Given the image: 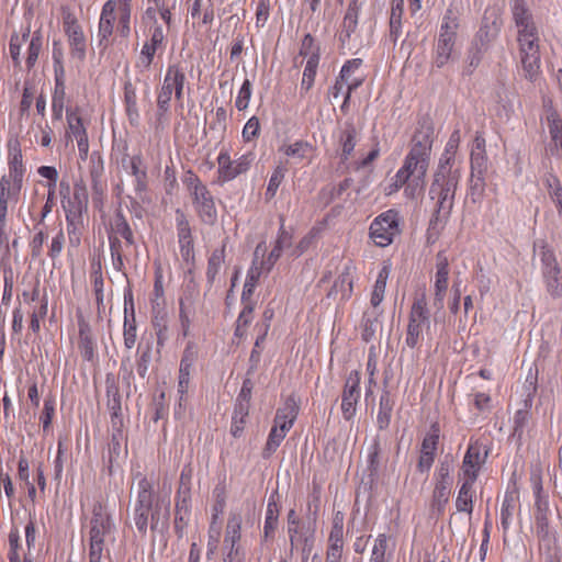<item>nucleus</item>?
<instances>
[{
    "instance_id": "1",
    "label": "nucleus",
    "mask_w": 562,
    "mask_h": 562,
    "mask_svg": "<svg viewBox=\"0 0 562 562\" xmlns=\"http://www.w3.org/2000/svg\"><path fill=\"white\" fill-rule=\"evenodd\" d=\"M460 131L451 133L439 160V167L430 186L429 195L437 200L434 217L430 220V228L442 229L448 221L454 203V193L460 175L452 171V165L460 145Z\"/></svg>"
},
{
    "instance_id": "2",
    "label": "nucleus",
    "mask_w": 562,
    "mask_h": 562,
    "mask_svg": "<svg viewBox=\"0 0 562 562\" xmlns=\"http://www.w3.org/2000/svg\"><path fill=\"white\" fill-rule=\"evenodd\" d=\"M140 476L137 483V495L133 510V519L138 532L146 535L148 526L156 530L159 524H166L170 515V502L157 497L154 484L146 476Z\"/></svg>"
},
{
    "instance_id": "3",
    "label": "nucleus",
    "mask_w": 562,
    "mask_h": 562,
    "mask_svg": "<svg viewBox=\"0 0 562 562\" xmlns=\"http://www.w3.org/2000/svg\"><path fill=\"white\" fill-rule=\"evenodd\" d=\"M133 0H108L101 9L98 22V44L103 48L110 45V38L116 33L126 38L131 34Z\"/></svg>"
},
{
    "instance_id": "4",
    "label": "nucleus",
    "mask_w": 562,
    "mask_h": 562,
    "mask_svg": "<svg viewBox=\"0 0 562 562\" xmlns=\"http://www.w3.org/2000/svg\"><path fill=\"white\" fill-rule=\"evenodd\" d=\"M114 528L111 514L102 498L95 499L91 507V516L85 526V539L88 544L89 562H101L109 554L105 540Z\"/></svg>"
},
{
    "instance_id": "5",
    "label": "nucleus",
    "mask_w": 562,
    "mask_h": 562,
    "mask_svg": "<svg viewBox=\"0 0 562 562\" xmlns=\"http://www.w3.org/2000/svg\"><path fill=\"white\" fill-rule=\"evenodd\" d=\"M432 140L428 135L422 138L415 135L413 145L406 155L402 167L398 169L406 179H425L429 166Z\"/></svg>"
},
{
    "instance_id": "6",
    "label": "nucleus",
    "mask_w": 562,
    "mask_h": 562,
    "mask_svg": "<svg viewBox=\"0 0 562 562\" xmlns=\"http://www.w3.org/2000/svg\"><path fill=\"white\" fill-rule=\"evenodd\" d=\"M297 416V407L293 400H288L283 407L277 409L273 426L262 449V458L269 459L280 447L286 434L293 427Z\"/></svg>"
},
{
    "instance_id": "7",
    "label": "nucleus",
    "mask_w": 562,
    "mask_h": 562,
    "mask_svg": "<svg viewBox=\"0 0 562 562\" xmlns=\"http://www.w3.org/2000/svg\"><path fill=\"white\" fill-rule=\"evenodd\" d=\"M183 182L190 192L194 210L200 220L205 224H214L217 218V211L207 187L193 171H188Z\"/></svg>"
},
{
    "instance_id": "8",
    "label": "nucleus",
    "mask_w": 562,
    "mask_h": 562,
    "mask_svg": "<svg viewBox=\"0 0 562 562\" xmlns=\"http://www.w3.org/2000/svg\"><path fill=\"white\" fill-rule=\"evenodd\" d=\"M430 327V315L427 307L426 294L423 292L414 297L408 314L405 344L407 347L416 348L424 338V330Z\"/></svg>"
},
{
    "instance_id": "9",
    "label": "nucleus",
    "mask_w": 562,
    "mask_h": 562,
    "mask_svg": "<svg viewBox=\"0 0 562 562\" xmlns=\"http://www.w3.org/2000/svg\"><path fill=\"white\" fill-rule=\"evenodd\" d=\"M459 29V13L452 7L448 8L440 26L434 63L438 68L443 67L450 59Z\"/></svg>"
},
{
    "instance_id": "10",
    "label": "nucleus",
    "mask_w": 562,
    "mask_h": 562,
    "mask_svg": "<svg viewBox=\"0 0 562 562\" xmlns=\"http://www.w3.org/2000/svg\"><path fill=\"white\" fill-rule=\"evenodd\" d=\"M400 213L390 209L378 215L370 224V238L378 247H387L400 235Z\"/></svg>"
},
{
    "instance_id": "11",
    "label": "nucleus",
    "mask_w": 562,
    "mask_h": 562,
    "mask_svg": "<svg viewBox=\"0 0 562 562\" xmlns=\"http://www.w3.org/2000/svg\"><path fill=\"white\" fill-rule=\"evenodd\" d=\"M66 131L67 142L76 140L79 158L85 161L89 155V137L87 132V122L82 117V110L79 106L66 109Z\"/></svg>"
},
{
    "instance_id": "12",
    "label": "nucleus",
    "mask_w": 562,
    "mask_h": 562,
    "mask_svg": "<svg viewBox=\"0 0 562 562\" xmlns=\"http://www.w3.org/2000/svg\"><path fill=\"white\" fill-rule=\"evenodd\" d=\"M145 34L146 41L140 48L136 63V68L142 70H148L154 63L155 56L161 55L167 45L164 29L158 22L149 24Z\"/></svg>"
},
{
    "instance_id": "13",
    "label": "nucleus",
    "mask_w": 562,
    "mask_h": 562,
    "mask_svg": "<svg viewBox=\"0 0 562 562\" xmlns=\"http://www.w3.org/2000/svg\"><path fill=\"white\" fill-rule=\"evenodd\" d=\"M541 274L546 290L553 299L562 296V271L554 251L543 246L540 251Z\"/></svg>"
},
{
    "instance_id": "14",
    "label": "nucleus",
    "mask_w": 562,
    "mask_h": 562,
    "mask_svg": "<svg viewBox=\"0 0 562 562\" xmlns=\"http://www.w3.org/2000/svg\"><path fill=\"white\" fill-rule=\"evenodd\" d=\"M487 459V451L479 440H470L460 468V480L476 482Z\"/></svg>"
},
{
    "instance_id": "15",
    "label": "nucleus",
    "mask_w": 562,
    "mask_h": 562,
    "mask_svg": "<svg viewBox=\"0 0 562 562\" xmlns=\"http://www.w3.org/2000/svg\"><path fill=\"white\" fill-rule=\"evenodd\" d=\"M63 27L67 35L71 55L82 60L86 57L87 41L78 19L70 11L63 13Z\"/></svg>"
},
{
    "instance_id": "16",
    "label": "nucleus",
    "mask_w": 562,
    "mask_h": 562,
    "mask_svg": "<svg viewBox=\"0 0 562 562\" xmlns=\"http://www.w3.org/2000/svg\"><path fill=\"white\" fill-rule=\"evenodd\" d=\"M360 380L361 375L357 370L351 371L346 380L341 395V413L346 420L352 419L356 415L361 395Z\"/></svg>"
},
{
    "instance_id": "17",
    "label": "nucleus",
    "mask_w": 562,
    "mask_h": 562,
    "mask_svg": "<svg viewBox=\"0 0 562 562\" xmlns=\"http://www.w3.org/2000/svg\"><path fill=\"white\" fill-rule=\"evenodd\" d=\"M440 438V427L434 423L425 435L419 450L417 469L419 472H428L435 462Z\"/></svg>"
},
{
    "instance_id": "18",
    "label": "nucleus",
    "mask_w": 562,
    "mask_h": 562,
    "mask_svg": "<svg viewBox=\"0 0 562 562\" xmlns=\"http://www.w3.org/2000/svg\"><path fill=\"white\" fill-rule=\"evenodd\" d=\"M191 517V493L188 488L177 491L175 503L173 530L176 536L181 539L187 533Z\"/></svg>"
},
{
    "instance_id": "19",
    "label": "nucleus",
    "mask_w": 562,
    "mask_h": 562,
    "mask_svg": "<svg viewBox=\"0 0 562 562\" xmlns=\"http://www.w3.org/2000/svg\"><path fill=\"white\" fill-rule=\"evenodd\" d=\"M449 272L448 258L442 252H438L434 281V304L439 310L443 307V301L448 291Z\"/></svg>"
},
{
    "instance_id": "20",
    "label": "nucleus",
    "mask_w": 562,
    "mask_h": 562,
    "mask_svg": "<svg viewBox=\"0 0 562 562\" xmlns=\"http://www.w3.org/2000/svg\"><path fill=\"white\" fill-rule=\"evenodd\" d=\"M187 82L184 67L181 63H170L167 66L161 87L175 93L177 101L183 100V89Z\"/></svg>"
},
{
    "instance_id": "21",
    "label": "nucleus",
    "mask_w": 562,
    "mask_h": 562,
    "mask_svg": "<svg viewBox=\"0 0 562 562\" xmlns=\"http://www.w3.org/2000/svg\"><path fill=\"white\" fill-rule=\"evenodd\" d=\"M55 87L52 95V117L60 121L64 116L66 103L65 70L60 63L55 64Z\"/></svg>"
},
{
    "instance_id": "22",
    "label": "nucleus",
    "mask_w": 562,
    "mask_h": 562,
    "mask_svg": "<svg viewBox=\"0 0 562 562\" xmlns=\"http://www.w3.org/2000/svg\"><path fill=\"white\" fill-rule=\"evenodd\" d=\"M360 11L361 3L359 0H350L338 32V40L342 45L349 43L351 36L356 33L359 24Z\"/></svg>"
},
{
    "instance_id": "23",
    "label": "nucleus",
    "mask_w": 562,
    "mask_h": 562,
    "mask_svg": "<svg viewBox=\"0 0 562 562\" xmlns=\"http://www.w3.org/2000/svg\"><path fill=\"white\" fill-rule=\"evenodd\" d=\"M510 11L517 34L538 31L526 0H514L510 4Z\"/></svg>"
},
{
    "instance_id": "24",
    "label": "nucleus",
    "mask_w": 562,
    "mask_h": 562,
    "mask_svg": "<svg viewBox=\"0 0 562 562\" xmlns=\"http://www.w3.org/2000/svg\"><path fill=\"white\" fill-rule=\"evenodd\" d=\"M363 64L361 58H352L345 61L340 71L339 78L340 81L346 83V91L353 92L359 87H361L366 80L362 74H359V70Z\"/></svg>"
},
{
    "instance_id": "25",
    "label": "nucleus",
    "mask_w": 562,
    "mask_h": 562,
    "mask_svg": "<svg viewBox=\"0 0 562 562\" xmlns=\"http://www.w3.org/2000/svg\"><path fill=\"white\" fill-rule=\"evenodd\" d=\"M279 151L284 156L295 159L297 162L306 161L311 164L315 157L316 147L307 140H295L294 143H284L279 147Z\"/></svg>"
},
{
    "instance_id": "26",
    "label": "nucleus",
    "mask_w": 562,
    "mask_h": 562,
    "mask_svg": "<svg viewBox=\"0 0 562 562\" xmlns=\"http://www.w3.org/2000/svg\"><path fill=\"white\" fill-rule=\"evenodd\" d=\"M547 126L550 138L548 150L552 156L562 157V117L557 111L547 115Z\"/></svg>"
},
{
    "instance_id": "27",
    "label": "nucleus",
    "mask_w": 562,
    "mask_h": 562,
    "mask_svg": "<svg viewBox=\"0 0 562 562\" xmlns=\"http://www.w3.org/2000/svg\"><path fill=\"white\" fill-rule=\"evenodd\" d=\"M196 356L198 352L195 345L193 342H189L183 351L179 368L178 391L182 395L188 392L191 370L196 360Z\"/></svg>"
},
{
    "instance_id": "28",
    "label": "nucleus",
    "mask_w": 562,
    "mask_h": 562,
    "mask_svg": "<svg viewBox=\"0 0 562 562\" xmlns=\"http://www.w3.org/2000/svg\"><path fill=\"white\" fill-rule=\"evenodd\" d=\"M288 532L292 548L301 550L302 559L306 561L313 549V533L300 525L289 526Z\"/></svg>"
},
{
    "instance_id": "29",
    "label": "nucleus",
    "mask_w": 562,
    "mask_h": 562,
    "mask_svg": "<svg viewBox=\"0 0 562 562\" xmlns=\"http://www.w3.org/2000/svg\"><path fill=\"white\" fill-rule=\"evenodd\" d=\"M358 131L353 122H346L338 135V147L340 149V158L347 161L353 154L357 145Z\"/></svg>"
},
{
    "instance_id": "30",
    "label": "nucleus",
    "mask_w": 562,
    "mask_h": 562,
    "mask_svg": "<svg viewBox=\"0 0 562 562\" xmlns=\"http://www.w3.org/2000/svg\"><path fill=\"white\" fill-rule=\"evenodd\" d=\"M485 138L481 134H476L471 147L470 162L472 173L476 172L482 176L487 168V156L485 150Z\"/></svg>"
},
{
    "instance_id": "31",
    "label": "nucleus",
    "mask_w": 562,
    "mask_h": 562,
    "mask_svg": "<svg viewBox=\"0 0 562 562\" xmlns=\"http://www.w3.org/2000/svg\"><path fill=\"white\" fill-rule=\"evenodd\" d=\"M259 250H260V245H258L256 250H255V257L258 256ZM262 273H266L265 272V267L259 263L257 258H255L252 260V263H251L248 272H247L246 280H245V283H244L243 293H241V299L244 301H247V300L251 299V296H252V294L255 292V289L258 285V282L260 280V277L262 276Z\"/></svg>"
},
{
    "instance_id": "32",
    "label": "nucleus",
    "mask_w": 562,
    "mask_h": 562,
    "mask_svg": "<svg viewBox=\"0 0 562 562\" xmlns=\"http://www.w3.org/2000/svg\"><path fill=\"white\" fill-rule=\"evenodd\" d=\"M353 292V281L348 269L342 271L334 281L328 297L339 299L341 302L348 301Z\"/></svg>"
},
{
    "instance_id": "33",
    "label": "nucleus",
    "mask_w": 562,
    "mask_h": 562,
    "mask_svg": "<svg viewBox=\"0 0 562 562\" xmlns=\"http://www.w3.org/2000/svg\"><path fill=\"white\" fill-rule=\"evenodd\" d=\"M391 269H392L391 262L384 261L379 273H378L376 280H375L373 289H372L371 297H370V304L373 307H378L384 299V293H385L386 283H387V280H389V277L391 273Z\"/></svg>"
},
{
    "instance_id": "34",
    "label": "nucleus",
    "mask_w": 562,
    "mask_h": 562,
    "mask_svg": "<svg viewBox=\"0 0 562 562\" xmlns=\"http://www.w3.org/2000/svg\"><path fill=\"white\" fill-rule=\"evenodd\" d=\"M474 482L461 481L459 488L456 507L458 512L467 513L469 515L473 512V498L475 496Z\"/></svg>"
},
{
    "instance_id": "35",
    "label": "nucleus",
    "mask_w": 562,
    "mask_h": 562,
    "mask_svg": "<svg viewBox=\"0 0 562 562\" xmlns=\"http://www.w3.org/2000/svg\"><path fill=\"white\" fill-rule=\"evenodd\" d=\"M241 514L232 512L227 519L224 536V542L231 547V551L234 550L235 546L241 538Z\"/></svg>"
},
{
    "instance_id": "36",
    "label": "nucleus",
    "mask_w": 562,
    "mask_h": 562,
    "mask_svg": "<svg viewBox=\"0 0 562 562\" xmlns=\"http://www.w3.org/2000/svg\"><path fill=\"white\" fill-rule=\"evenodd\" d=\"M23 186V179L4 175L0 179V196L16 203Z\"/></svg>"
},
{
    "instance_id": "37",
    "label": "nucleus",
    "mask_w": 562,
    "mask_h": 562,
    "mask_svg": "<svg viewBox=\"0 0 562 562\" xmlns=\"http://www.w3.org/2000/svg\"><path fill=\"white\" fill-rule=\"evenodd\" d=\"M217 173L221 182H228L239 176L235 160H232L231 155L227 150H221L217 156Z\"/></svg>"
},
{
    "instance_id": "38",
    "label": "nucleus",
    "mask_w": 562,
    "mask_h": 562,
    "mask_svg": "<svg viewBox=\"0 0 562 562\" xmlns=\"http://www.w3.org/2000/svg\"><path fill=\"white\" fill-rule=\"evenodd\" d=\"M519 61L525 79L533 83L541 77L540 55H522L519 56Z\"/></svg>"
},
{
    "instance_id": "39",
    "label": "nucleus",
    "mask_w": 562,
    "mask_h": 562,
    "mask_svg": "<svg viewBox=\"0 0 562 562\" xmlns=\"http://www.w3.org/2000/svg\"><path fill=\"white\" fill-rule=\"evenodd\" d=\"M518 55H540L539 34L536 32H528L517 34Z\"/></svg>"
},
{
    "instance_id": "40",
    "label": "nucleus",
    "mask_w": 562,
    "mask_h": 562,
    "mask_svg": "<svg viewBox=\"0 0 562 562\" xmlns=\"http://www.w3.org/2000/svg\"><path fill=\"white\" fill-rule=\"evenodd\" d=\"M404 0H392L390 15V38L395 43L402 34Z\"/></svg>"
},
{
    "instance_id": "41",
    "label": "nucleus",
    "mask_w": 562,
    "mask_h": 562,
    "mask_svg": "<svg viewBox=\"0 0 562 562\" xmlns=\"http://www.w3.org/2000/svg\"><path fill=\"white\" fill-rule=\"evenodd\" d=\"M130 173L135 178V189L143 191L146 189L147 172L143 166V157L140 154L134 155L128 161Z\"/></svg>"
},
{
    "instance_id": "42",
    "label": "nucleus",
    "mask_w": 562,
    "mask_h": 562,
    "mask_svg": "<svg viewBox=\"0 0 562 562\" xmlns=\"http://www.w3.org/2000/svg\"><path fill=\"white\" fill-rule=\"evenodd\" d=\"M286 173V168L282 165L277 166L273 171L271 172V176L269 178L266 191H265V201L270 202L272 201L284 181Z\"/></svg>"
},
{
    "instance_id": "43",
    "label": "nucleus",
    "mask_w": 562,
    "mask_h": 562,
    "mask_svg": "<svg viewBox=\"0 0 562 562\" xmlns=\"http://www.w3.org/2000/svg\"><path fill=\"white\" fill-rule=\"evenodd\" d=\"M450 496V484L449 482L442 480H438L436 482L434 492H432V501L431 507L437 509L439 513H442L445 506L447 505Z\"/></svg>"
},
{
    "instance_id": "44",
    "label": "nucleus",
    "mask_w": 562,
    "mask_h": 562,
    "mask_svg": "<svg viewBox=\"0 0 562 562\" xmlns=\"http://www.w3.org/2000/svg\"><path fill=\"white\" fill-rule=\"evenodd\" d=\"M241 303L244 305L241 312L238 315L237 322H236V329L235 335L237 337H243L247 327L252 322V314L255 310V302L249 299L247 301H244L241 299Z\"/></svg>"
},
{
    "instance_id": "45",
    "label": "nucleus",
    "mask_w": 562,
    "mask_h": 562,
    "mask_svg": "<svg viewBox=\"0 0 562 562\" xmlns=\"http://www.w3.org/2000/svg\"><path fill=\"white\" fill-rule=\"evenodd\" d=\"M109 236H115L116 238H123L126 245H134V235L130 224L122 215H117L111 225Z\"/></svg>"
},
{
    "instance_id": "46",
    "label": "nucleus",
    "mask_w": 562,
    "mask_h": 562,
    "mask_svg": "<svg viewBox=\"0 0 562 562\" xmlns=\"http://www.w3.org/2000/svg\"><path fill=\"white\" fill-rule=\"evenodd\" d=\"M136 333H137V327H136L134 308L132 307L130 315L127 314V310L125 308L123 337H124V346L127 349H132L135 346L136 338H137Z\"/></svg>"
},
{
    "instance_id": "47",
    "label": "nucleus",
    "mask_w": 562,
    "mask_h": 562,
    "mask_svg": "<svg viewBox=\"0 0 562 562\" xmlns=\"http://www.w3.org/2000/svg\"><path fill=\"white\" fill-rule=\"evenodd\" d=\"M225 258V247L215 249L209 258L206 268V279L209 283H213L222 268Z\"/></svg>"
},
{
    "instance_id": "48",
    "label": "nucleus",
    "mask_w": 562,
    "mask_h": 562,
    "mask_svg": "<svg viewBox=\"0 0 562 562\" xmlns=\"http://www.w3.org/2000/svg\"><path fill=\"white\" fill-rule=\"evenodd\" d=\"M30 32L29 30L24 32L22 35L18 33H13L9 43V52L10 56L13 60L14 66H20L21 64V52L23 45L29 41Z\"/></svg>"
},
{
    "instance_id": "49",
    "label": "nucleus",
    "mask_w": 562,
    "mask_h": 562,
    "mask_svg": "<svg viewBox=\"0 0 562 562\" xmlns=\"http://www.w3.org/2000/svg\"><path fill=\"white\" fill-rule=\"evenodd\" d=\"M9 172L8 175L18 178H24L25 167L23 164V156L20 148H14L9 153Z\"/></svg>"
},
{
    "instance_id": "50",
    "label": "nucleus",
    "mask_w": 562,
    "mask_h": 562,
    "mask_svg": "<svg viewBox=\"0 0 562 562\" xmlns=\"http://www.w3.org/2000/svg\"><path fill=\"white\" fill-rule=\"evenodd\" d=\"M42 46H43V38H42L41 34H38V33L33 34V36L29 41L27 56H26V60H25L26 68L29 70L35 66L38 55L42 50Z\"/></svg>"
},
{
    "instance_id": "51",
    "label": "nucleus",
    "mask_w": 562,
    "mask_h": 562,
    "mask_svg": "<svg viewBox=\"0 0 562 562\" xmlns=\"http://www.w3.org/2000/svg\"><path fill=\"white\" fill-rule=\"evenodd\" d=\"M109 244L112 265L115 270L122 271L124 269V260L121 238H116L115 236H109Z\"/></svg>"
},
{
    "instance_id": "52",
    "label": "nucleus",
    "mask_w": 562,
    "mask_h": 562,
    "mask_svg": "<svg viewBox=\"0 0 562 562\" xmlns=\"http://www.w3.org/2000/svg\"><path fill=\"white\" fill-rule=\"evenodd\" d=\"M318 64H319V61H317L315 57L307 58V61H306V65H305L304 71H303L302 81H301L302 90L308 91L313 87L314 80L316 77V72H317V68H318Z\"/></svg>"
},
{
    "instance_id": "53",
    "label": "nucleus",
    "mask_w": 562,
    "mask_h": 562,
    "mask_svg": "<svg viewBox=\"0 0 562 562\" xmlns=\"http://www.w3.org/2000/svg\"><path fill=\"white\" fill-rule=\"evenodd\" d=\"M390 538L385 533H380L372 548L370 562H385V553L389 549Z\"/></svg>"
},
{
    "instance_id": "54",
    "label": "nucleus",
    "mask_w": 562,
    "mask_h": 562,
    "mask_svg": "<svg viewBox=\"0 0 562 562\" xmlns=\"http://www.w3.org/2000/svg\"><path fill=\"white\" fill-rule=\"evenodd\" d=\"M518 499L517 492L506 493L504 502L502 504L501 509V518H502V525L504 528H507L509 520L513 516V512L515 508V503Z\"/></svg>"
},
{
    "instance_id": "55",
    "label": "nucleus",
    "mask_w": 562,
    "mask_h": 562,
    "mask_svg": "<svg viewBox=\"0 0 562 562\" xmlns=\"http://www.w3.org/2000/svg\"><path fill=\"white\" fill-rule=\"evenodd\" d=\"M9 542V552H8V559L10 562H21L20 560V550H21V543H20V532L16 528L11 529L8 537Z\"/></svg>"
},
{
    "instance_id": "56",
    "label": "nucleus",
    "mask_w": 562,
    "mask_h": 562,
    "mask_svg": "<svg viewBox=\"0 0 562 562\" xmlns=\"http://www.w3.org/2000/svg\"><path fill=\"white\" fill-rule=\"evenodd\" d=\"M277 526H278V513L276 509V504L269 502L268 506H267L265 527H263L265 537L266 538L272 537L274 533V530L277 529Z\"/></svg>"
},
{
    "instance_id": "57",
    "label": "nucleus",
    "mask_w": 562,
    "mask_h": 562,
    "mask_svg": "<svg viewBox=\"0 0 562 562\" xmlns=\"http://www.w3.org/2000/svg\"><path fill=\"white\" fill-rule=\"evenodd\" d=\"M251 82L249 79H245L235 101V106L237 108L238 111H244L248 108L251 99Z\"/></svg>"
},
{
    "instance_id": "58",
    "label": "nucleus",
    "mask_w": 562,
    "mask_h": 562,
    "mask_svg": "<svg viewBox=\"0 0 562 562\" xmlns=\"http://www.w3.org/2000/svg\"><path fill=\"white\" fill-rule=\"evenodd\" d=\"M247 415V408H244L241 405H239V407L235 409V414L233 416V422L231 426V434L233 437L238 438L243 434L246 423L245 418Z\"/></svg>"
},
{
    "instance_id": "59",
    "label": "nucleus",
    "mask_w": 562,
    "mask_h": 562,
    "mask_svg": "<svg viewBox=\"0 0 562 562\" xmlns=\"http://www.w3.org/2000/svg\"><path fill=\"white\" fill-rule=\"evenodd\" d=\"M300 55L305 56L307 58H314L315 56L316 60L319 61V47L315 43L314 37L310 33L305 34L302 40Z\"/></svg>"
},
{
    "instance_id": "60",
    "label": "nucleus",
    "mask_w": 562,
    "mask_h": 562,
    "mask_svg": "<svg viewBox=\"0 0 562 562\" xmlns=\"http://www.w3.org/2000/svg\"><path fill=\"white\" fill-rule=\"evenodd\" d=\"M177 232L179 243L188 244L190 240H192L190 224L184 214L180 211H177Z\"/></svg>"
},
{
    "instance_id": "61",
    "label": "nucleus",
    "mask_w": 562,
    "mask_h": 562,
    "mask_svg": "<svg viewBox=\"0 0 562 562\" xmlns=\"http://www.w3.org/2000/svg\"><path fill=\"white\" fill-rule=\"evenodd\" d=\"M260 134V123L257 116H251L244 125L241 136L245 142L256 139Z\"/></svg>"
},
{
    "instance_id": "62",
    "label": "nucleus",
    "mask_w": 562,
    "mask_h": 562,
    "mask_svg": "<svg viewBox=\"0 0 562 562\" xmlns=\"http://www.w3.org/2000/svg\"><path fill=\"white\" fill-rule=\"evenodd\" d=\"M425 190V179L411 178L404 186V195L408 199H416Z\"/></svg>"
},
{
    "instance_id": "63",
    "label": "nucleus",
    "mask_w": 562,
    "mask_h": 562,
    "mask_svg": "<svg viewBox=\"0 0 562 562\" xmlns=\"http://www.w3.org/2000/svg\"><path fill=\"white\" fill-rule=\"evenodd\" d=\"M125 111L131 124L136 125L138 123L139 113L134 92H125Z\"/></svg>"
},
{
    "instance_id": "64",
    "label": "nucleus",
    "mask_w": 562,
    "mask_h": 562,
    "mask_svg": "<svg viewBox=\"0 0 562 562\" xmlns=\"http://www.w3.org/2000/svg\"><path fill=\"white\" fill-rule=\"evenodd\" d=\"M215 503L213 505V519H217L218 515L223 513L226 503V488L224 485H218L213 491Z\"/></svg>"
}]
</instances>
